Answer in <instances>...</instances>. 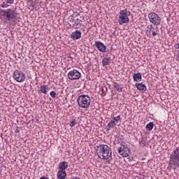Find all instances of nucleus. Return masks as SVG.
I'll return each instance as SVG.
<instances>
[{"mask_svg": "<svg viewBox=\"0 0 179 179\" xmlns=\"http://www.w3.org/2000/svg\"><path fill=\"white\" fill-rule=\"evenodd\" d=\"M91 102L90 96L86 94L80 95L77 99V103L80 108H89Z\"/></svg>", "mask_w": 179, "mask_h": 179, "instance_id": "nucleus-3", "label": "nucleus"}, {"mask_svg": "<svg viewBox=\"0 0 179 179\" xmlns=\"http://www.w3.org/2000/svg\"><path fill=\"white\" fill-rule=\"evenodd\" d=\"M174 48L176 50H179V43L174 45Z\"/></svg>", "mask_w": 179, "mask_h": 179, "instance_id": "nucleus-30", "label": "nucleus"}, {"mask_svg": "<svg viewBox=\"0 0 179 179\" xmlns=\"http://www.w3.org/2000/svg\"><path fill=\"white\" fill-rule=\"evenodd\" d=\"M85 20L84 17H80V18H77V22H83Z\"/></svg>", "mask_w": 179, "mask_h": 179, "instance_id": "nucleus-27", "label": "nucleus"}, {"mask_svg": "<svg viewBox=\"0 0 179 179\" xmlns=\"http://www.w3.org/2000/svg\"><path fill=\"white\" fill-rule=\"evenodd\" d=\"M51 97H52V99H55V96H57V93L55 92V91H52L50 93Z\"/></svg>", "mask_w": 179, "mask_h": 179, "instance_id": "nucleus-26", "label": "nucleus"}, {"mask_svg": "<svg viewBox=\"0 0 179 179\" xmlns=\"http://www.w3.org/2000/svg\"><path fill=\"white\" fill-rule=\"evenodd\" d=\"M115 125H117V123H115V121L110 120L106 127V130L111 131V128H114Z\"/></svg>", "mask_w": 179, "mask_h": 179, "instance_id": "nucleus-19", "label": "nucleus"}, {"mask_svg": "<svg viewBox=\"0 0 179 179\" xmlns=\"http://www.w3.org/2000/svg\"><path fill=\"white\" fill-rule=\"evenodd\" d=\"M57 178L58 179H65L66 178V171H59L57 172Z\"/></svg>", "mask_w": 179, "mask_h": 179, "instance_id": "nucleus-14", "label": "nucleus"}, {"mask_svg": "<svg viewBox=\"0 0 179 179\" xmlns=\"http://www.w3.org/2000/svg\"><path fill=\"white\" fill-rule=\"evenodd\" d=\"M102 92H103V93H104V89H102Z\"/></svg>", "mask_w": 179, "mask_h": 179, "instance_id": "nucleus-34", "label": "nucleus"}, {"mask_svg": "<svg viewBox=\"0 0 179 179\" xmlns=\"http://www.w3.org/2000/svg\"><path fill=\"white\" fill-rule=\"evenodd\" d=\"M40 92L43 94H47L48 93L47 91V85H41Z\"/></svg>", "mask_w": 179, "mask_h": 179, "instance_id": "nucleus-20", "label": "nucleus"}, {"mask_svg": "<svg viewBox=\"0 0 179 179\" xmlns=\"http://www.w3.org/2000/svg\"><path fill=\"white\" fill-rule=\"evenodd\" d=\"M67 76L70 80H78V79H80L82 74L79 71L73 69L68 73Z\"/></svg>", "mask_w": 179, "mask_h": 179, "instance_id": "nucleus-9", "label": "nucleus"}, {"mask_svg": "<svg viewBox=\"0 0 179 179\" xmlns=\"http://www.w3.org/2000/svg\"><path fill=\"white\" fill-rule=\"evenodd\" d=\"M70 127L72 128L73 127L76 125V120L72 119L71 121L70 122Z\"/></svg>", "mask_w": 179, "mask_h": 179, "instance_id": "nucleus-22", "label": "nucleus"}, {"mask_svg": "<svg viewBox=\"0 0 179 179\" xmlns=\"http://www.w3.org/2000/svg\"><path fill=\"white\" fill-rule=\"evenodd\" d=\"M133 79L134 82H140L142 80V75L141 73H134L133 74Z\"/></svg>", "mask_w": 179, "mask_h": 179, "instance_id": "nucleus-15", "label": "nucleus"}, {"mask_svg": "<svg viewBox=\"0 0 179 179\" xmlns=\"http://www.w3.org/2000/svg\"><path fill=\"white\" fill-rule=\"evenodd\" d=\"M81 37L82 32L79 30H76L71 34V38H72V40H79Z\"/></svg>", "mask_w": 179, "mask_h": 179, "instance_id": "nucleus-12", "label": "nucleus"}, {"mask_svg": "<svg viewBox=\"0 0 179 179\" xmlns=\"http://www.w3.org/2000/svg\"><path fill=\"white\" fill-rule=\"evenodd\" d=\"M136 87H137L138 90H140L141 92H142V93H145V91L147 90V87L146 85L145 84L143 83H136Z\"/></svg>", "mask_w": 179, "mask_h": 179, "instance_id": "nucleus-13", "label": "nucleus"}, {"mask_svg": "<svg viewBox=\"0 0 179 179\" xmlns=\"http://www.w3.org/2000/svg\"><path fill=\"white\" fill-rule=\"evenodd\" d=\"M117 152L122 157H128V156H129V153H131V150H129V148L127 146L122 145L118 147Z\"/></svg>", "mask_w": 179, "mask_h": 179, "instance_id": "nucleus-10", "label": "nucleus"}, {"mask_svg": "<svg viewBox=\"0 0 179 179\" xmlns=\"http://www.w3.org/2000/svg\"><path fill=\"white\" fill-rule=\"evenodd\" d=\"M174 170L179 169V147L172 152L169 167H173Z\"/></svg>", "mask_w": 179, "mask_h": 179, "instance_id": "nucleus-4", "label": "nucleus"}, {"mask_svg": "<svg viewBox=\"0 0 179 179\" xmlns=\"http://www.w3.org/2000/svg\"><path fill=\"white\" fill-rule=\"evenodd\" d=\"M111 64V57H105L102 60L103 66H107Z\"/></svg>", "mask_w": 179, "mask_h": 179, "instance_id": "nucleus-16", "label": "nucleus"}, {"mask_svg": "<svg viewBox=\"0 0 179 179\" xmlns=\"http://www.w3.org/2000/svg\"><path fill=\"white\" fill-rule=\"evenodd\" d=\"M140 145H141L143 148L146 146V141L145 140H141L139 142Z\"/></svg>", "mask_w": 179, "mask_h": 179, "instance_id": "nucleus-24", "label": "nucleus"}, {"mask_svg": "<svg viewBox=\"0 0 179 179\" xmlns=\"http://www.w3.org/2000/svg\"><path fill=\"white\" fill-rule=\"evenodd\" d=\"M13 76L15 80L19 83L24 82V80L26 79V75L24 73L19 70L14 71Z\"/></svg>", "mask_w": 179, "mask_h": 179, "instance_id": "nucleus-8", "label": "nucleus"}, {"mask_svg": "<svg viewBox=\"0 0 179 179\" xmlns=\"http://www.w3.org/2000/svg\"><path fill=\"white\" fill-rule=\"evenodd\" d=\"M40 179H48V178L47 177H45V176H43Z\"/></svg>", "mask_w": 179, "mask_h": 179, "instance_id": "nucleus-32", "label": "nucleus"}, {"mask_svg": "<svg viewBox=\"0 0 179 179\" xmlns=\"http://www.w3.org/2000/svg\"><path fill=\"white\" fill-rule=\"evenodd\" d=\"M148 19L150 23H152L155 26H159L162 23V17L156 13H150L148 14Z\"/></svg>", "mask_w": 179, "mask_h": 179, "instance_id": "nucleus-7", "label": "nucleus"}, {"mask_svg": "<svg viewBox=\"0 0 179 179\" xmlns=\"http://www.w3.org/2000/svg\"><path fill=\"white\" fill-rule=\"evenodd\" d=\"M120 120H121V116L118 115L116 117H113V121H115V122L118 123V121H120Z\"/></svg>", "mask_w": 179, "mask_h": 179, "instance_id": "nucleus-25", "label": "nucleus"}, {"mask_svg": "<svg viewBox=\"0 0 179 179\" xmlns=\"http://www.w3.org/2000/svg\"><path fill=\"white\" fill-rule=\"evenodd\" d=\"M153 127H155V124H153V122H151L145 126V128L147 131H152V129H153Z\"/></svg>", "mask_w": 179, "mask_h": 179, "instance_id": "nucleus-21", "label": "nucleus"}, {"mask_svg": "<svg viewBox=\"0 0 179 179\" xmlns=\"http://www.w3.org/2000/svg\"><path fill=\"white\" fill-rule=\"evenodd\" d=\"M1 8H8V4L6 3L5 2H3L1 5Z\"/></svg>", "mask_w": 179, "mask_h": 179, "instance_id": "nucleus-29", "label": "nucleus"}, {"mask_svg": "<svg viewBox=\"0 0 179 179\" xmlns=\"http://www.w3.org/2000/svg\"><path fill=\"white\" fill-rule=\"evenodd\" d=\"M17 17V13H16L13 9L8 8L3 10L0 8V17L2 19L12 22L13 20H16Z\"/></svg>", "mask_w": 179, "mask_h": 179, "instance_id": "nucleus-2", "label": "nucleus"}, {"mask_svg": "<svg viewBox=\"0 0 179 179\" xmlns=\"http://www.w3.org/2000/svg\"><path fill=\"white\" fill-rule=\"evenodd\" d=\"M96 155L102 160H108L113 155V151L108 145L101 144L96 147Z\"/></svg>", "mask_w": 179, "mask_h": 179, "instance_id": "nucleus-1", "label": "nucleus"}, {"mask_svg": "<svg viewBox=\"0 0 179 179\" xmlns=\"http://www.w3.org/2000/svg\"><path fill=\"white\" fill-rule=\"evenodd\" d=\"M0 176H1V171H0Z\"/></svg>", "mask_w": 179, "mask_h": 179, "instance_id": "nucleus-35", "label": "nucleus"}, {"mask_svg": "<svg viewBox=\"0 0 179 179\" xmlns=\"http://www.w3.org/2000/svg\"><path fill=\"white\" fill-rule=\"evenodd\" d=\"M105 90H106V92H107V87H105Z\"/></svg>", "mask_w": 179, "mask_h": 179, "instance_id": "nucleus-33", "label": "nucleus"}, {"mask_svg": "<svg viewBox=\"0 0 179 179\" xmlns=\"http://www.w3.org/2000/svg\"><path fill=\"white\" fill-rule=\"evenodd\" d=\"M95 46L100 52H106V50H107L106 45L100 41H96Z\"/></svg>", "mask_w": 179, "mask_h": 179, "instance_id": "nucleus-11", "label": "nucleus"}, {"mask_svg": "<svg viewBox=\"0 0 179 179\" xmlns=\"http://www.w3.org/2000/svg\"><path fill=\"white\" fill-rule=\"evenodd\" d=\"M59 169L62 170V171H65L66 169H68V162H62L59 164Z\"/></svg>", "mask_w": 179, "mask_h": 179, "instance_id": "nucleus-17", "label": "nucleus"}, {"mask_svg": "<svg viewBox=\"0 0 179 179\" xmlns=\"http://www.w3.org/2000/svg\"><path fill=\"white\" fill-rule=\"evenodd\" d=\"M113 87L119 93H122V87L121 85H119L117 83H113Z\"/></svg>", "mask_w": 179, "mask_h": 179, "instance_id": "nucleus-18", "label": "nucleus"}, {"mask_svg": "<svg viewBox=\"0 0 179 179\" xmlns=\"http://www.w3.org/2000/svg\"><path fill=\"white\" fill-rule=\"evenodd\" d=\"M82 27V24L80 23V22H78V23H75L74 24H73V27L75 28V29H80V27Z\"/></svg>", "mask_w": 179, "mask_h": 179, "instance_id": "nucleus-23", "label": "nucleus"}, {"mask_svg": "<svg viewBox=\"0 0 179 179\" xmlns=\"http://www.w3.org/2000/svg\"><path fill=\"white\" fill-rule=\"evenodd\" d=\"M7 3H13L15 2V0H6Z\"/></svg>", "mask_w": 179, "mask_h": 179, "instance_id": "nucleus-31", "label": "nucleus"}, {"mask_svg": "<svg viewBox=\"0 0 179 179\" xmlns=\"http://www.w3.org/2000/svg\"><path fill=\"white\" fill-rule=\"evenodd\" d=\"M15 132V134H19V132H20V127H17Z\"/></svg>", "mask_w": 179, "mask_h": 179, "instance_id": "nucleus-28", "label": "nucleus"}, {"mask_svg": "<svg viewBox=\"0 0 179 179\" xmlns=\"http://www.w3.org/2000/svg\"><path fill=\"white\" fill-rule=\"evenodd\" d=\"M129 16H131V11H128L127 9L120 10L119 16L120 24L129 23V18L128 17Z\"/></svg>", "mask_w": 179, "mask_h": 179, "instance_id": "nucleus-5", "label": "nucleus"}, {"mask_svg": "<svg viewBox=\"0 0 179 179\" xmlns=\"http://www.w3.org/2000/svg\"><path fill=\"white\" fill-rule=\"evenodd\" d=\"M145 34L148 37H156L159 34V27H153L152 24H150L147 27V29L145 31Z\"/></svg>", "mask_w": 179, "mask_h": 179, "instance_id": "nucleus-6", "label": "nucleus"}]
</instances>
